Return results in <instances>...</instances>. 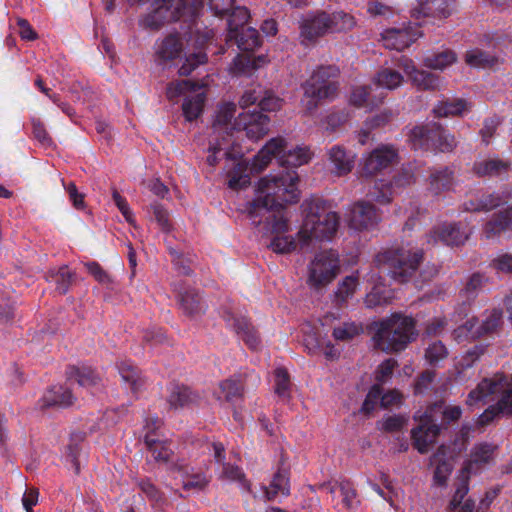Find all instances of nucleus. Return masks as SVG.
I'll return each instance as SVG.
<instances>
[{
  "label": "nucleus",
  "instance_id": "nucleus-44",
  "mask_svg": "<svg viewBox=\"0 0 512 512\" xmlns=\"http://www.w3.org/2000/svg\"><path fill=\"white\" fill-rule=\"evenodd\" d=\"M327 22L329 24L330 33L350 30L356 24L354 17L343 11H336L332 14H328Z\"/></svg>",
  "mask_w": 512,
  "mask_h": 512
},
{
  "label": "nucleus",
  "instance_id": "nucleus-10",
  "mask_svg": "<svg viewBox=\"0 0 512 512\" xmlns=\"http://www.w3.org/2000/svg\"><path fill=\"white\" fill-rule=\"evenodd\" d=\"M438 412L441 413V424L445 426L448 422V407H444L441 403L430 407L421 422L411 431L412 444L421 454L429 451L430 446L436 442L440 433V426L435 417Z\"/></svg>",
  "mask_w": 512,
  "mask_h": 512
},
{
  "label": "nucleus",
  "instance_id": "nucleus-55",
  "mask_svg": "<svg viewBox=\"0 0 512 512\" xmlns=\"http://www.w3.org/2000/svg\"><path fill=\"white\" fill-rule=\"evenodd\" d=\"M381 394L382 388L377 384L373 385L362 404L361 410L366 414L371 413L380 400Z\"/></svg>",
  "mask_w": 512,
  "mask_h": 512
},
{
  "label": "nucleus",
  "instance_id": "nucleus-43",
  "mask_svg": "<svg viewBox=\"0 0 512 512\" xmlns=\"http://www.w3.org/2000/svg\"><path fill=\"white\" fill-rule=\"evenodd\" d=\"M243 384L239 378H229L219 384L218 399H224L227 402H233L242 397Z\"/></svg>",
  "mask_w": 512,
  "mask_h": 512
},
{
  "label": "nucleus",
  "instance_id": "nucleus-35",
  "mask_svg": "<svg viewBox=\"0 0 512 512\" xmlns=\"http://www.w3.org/2000/svg\"><path fill=\"white\" fill-rule=\"evenodd\" d=\"M393 298V291L388 289L379 278L371 291L366 294L364 298V304L368 309H375L377 307L388 304Z\"/></svg>",
  "mask_w": 512,
  "mask_h": 512
},
{
  "label": "nucleus",
  "instance_id": "nucleus-52",
  "mask_svg": "<svg viewBox=\"0 0 512 512\" xmlns=\"http://www.w3.org/2000/svg\"><path fill=\"white\" fill-rule=\"evenodd\" d=\"M88 273L101 285L111 287L113 285L112 277L97 262H87L84 264Z\"/></svg>",
  "mask_w": 512,
  "mask_h": 512
},
{
  "label": "nucleus",
  "instance_id": "nucleus-20",
  "mask_svg": "<svg viewBox=\"0 0 512 512\" xmlns=\"http://www.w3.org/2000/svg\"><path fill=\"white\" fill-rule=\"evenodd\" d=\"M75 397L71 389L65 385H53L48 388L39 400L42 409L50 407L67 408L73 405Z\"/></svg>",
  "mask_w": 512,
  "mask_h": 512
},
{
  "label": "nucleus",
  "instance_id": "nucleus-18",
  "mask_svg": "<svg viewBox=\"0 0 512 512\" xmlns=\"http://www.w3.org/2000/svg\"><path fill=\"white\" fill-rule=\"evenodd\" d=\"M414 182V176L405 172L398 175L392 183L385 184L380 181L375 184V191L371 193L372 199L380 204H387L400 189L411 185Z\"/></svg>",
  "mask_w": 512,
  "mask_h": 512
},
{
  "label": "nucleus",
  "instance_id": "nucleus-46",
  "mask_svg": "<svg viewBox=\"0 0 512 512\" xmlns=\"http://www.w3.org/2000/svg\"><path fill=\"white\" fill-rule=\"evenodd\" d=\"M221 478L239 482L243 489L250 491V483L245 478L243 471L238 466L232 465L230 463H223Z\"/></svg>",
  "mask_w": 512,
  "mask_h": 512
},
{
  "label": "nucleus",
  "instance_id": "nucleus-42",
  "mask_svg": "<svg viewBox=\"0 0 512 512\" xmlns=\"http://www.w3.org/2000/svg\"><path fill=\"white\" fill-rule=\"evenodd\" d=\"M485 283V277L480 273H473L466 281L464 287L459 292V298L463 304L471 303L482 290Z\"/></svg>",
  "mask_w": 512,
  "mask_h": 512
},
{
  "label": "nucleus",
  "instance_id": "nucleus-16",
  "mask_svg": "<svg viewBox=\"0 0 512 512\" xmlns=\"http://www.w3.org/2000/svg\"><path fill=\"white\" fill-rule=\"evenodd\" d=\"M421 36V32L412 26L401 29H386L381 34L383 45L388 49L403 50Z\"/></svg>",
  "mask_w": 512,
  "mask_h": 512
},
{
  "label": "nucleus",
  "instance_id": "nucleus-17",
  "mask_svg": "<svg viewBox=\"0 0 512 512\" xmlns=\"http://www.w3.org/2000/svg\"><path fill=\"white\" fill-rule=\"evenodd\" d=\"M379 218L374 207L366 202L353 205L348 215V223L351 229L356 231L373 228Z\"/></svg>",
  "mask_w": 512,
  "mask_h": 512
},
{
  "label": "nucleus",
  "instance_id": "nucleus-51",
  "mask_svg": "<svg viewBox=\"0 0 512 512\" xmlns=\"http://www.w3.org/2000/svg\"><path fill=\"white\" fill-rule=\"evenodd\" d=\"M423 65L433 70H443L448 65V52L443 50L437 53H429L423 59Z\"/></svg>",
  "mask_w": 512,
  "mask_h": 512
},
{
  "label": "nucleus",
  "instance_id": "nucleus-1",
  "mask_svg": "<svg viewBox=\"0 0 512 512\" xmlns=\"http://www.w3.org/2000/svg\"><path fill=\"white\" fill-rule=\"evenodd\" d=\"M236 105L223 103L218 106L212 124V132L209 140V155L207 162L214 166L222 156L231 157L236 146V134L242 130L252 140H258L269 131L270 119L268 116L255 112L251 114L241 113L235 118Z\"/></svg>",
  "mask_w": 512,
  "mask_h": 512
},
{
  "label": "nucleus",
  "instance_id": "nucleus-54",
  "mask_svg": "<svg viewBox=\"0 0 512 512\" xmlns=\"http://www.w3.org/2000/svg\"><path fill=\"white\" fill-rule=\"evenodd\" d=\"M436 374L433 371L426 370L422 372L414 383L415 394H424L432 386Z\"/></svg>",
  "mask_w": 512,
  "mask_h": 512
},
{
  "label": "nucleus",
  "instance_id": "nucleus-24",
  "mask_svg": "<svg viewBox=\"0 0 512 512\" xmlns=\"http://www.w3.org/2000/svg\"><path fill=\"white\" fill-rule=\"evenodd\" d=\"M399 65L419 88L435 89L438 87L439 78L434 73L418 70L411 59L402 58Z\"/></svg>",
  "mask_w": 512,
  "mask_h": 512
},
{
  "label": "nucleus",
  "instance_id": "nucleus-60",
  "mask_svg": "<svg viewBox=\"0 0 512 512\" xmlns=\"http://www.w3.org/2000/svg\"><path fill=\"white\" fill-rule=\"evenodd\" d=\"M138 487L150 500L156 502L162 500L161 492L149 478L140 479L138 481Z\"/></svg>",
  "mask_w": 512,
  "mask_h": 512
},
{
  "label": "nucleus",
  "instance_id": "nucleus-8",
  "mask_svg": "<svg viewBox=\"0 0 512 512\" xmlns=\"http://www.w3.org/2000/svg\"><path fill=\"white\" fill-rule=\"evenodd\" d=\"M416 322H372L376 327L375 346L386 352H399L415 339Z\"/></svg>",
  "mask_w": 512,
  "mask_h": 512
},
{
  "label": "nucleus",
  "instance_id": "nucleus-50",
  "mask_svg": "<svg viewBox=\"0 0 512 512\" xmlns=\"http://www.w3.org/2000/svg\"><path fill=\"white\" fill-rule=\"evenodd\" d=\"M411 141L415 148L427 147L430 140H433L435 135L432 130L424 126H417L411 131Z\"/></svg>",
  "mask_w": 512,
  "mask_h": 512
},
{
  "label": "nucleus",
  "instance_id": "nucleus-48",
  "mask_svg": "<svg viewBox=\"0 0 512 512\" xmlns=\"http://www.w3.org/2000/svg\"><path fill=\"white\" fill-rule=\"evenodd\" d=\"M339 491L342 496V502L347 509L353 508L358 503L356 500L357 492L351 481L341 480L339 482Z\"/></svg>",
  "mask_w": 512,
  "mask_h": 512
},
{
  "label": "nucleus",
  "instance_id": "nucleus-4",
  "mask_svg": "<svg viewBox=\"0 0 512 512\" xmlns=\"http://www.w3.org/2000/svg\"><path fill=\"white\" fill-rule=\"evenodd\" d=\"M286 149V140L283 137L270 139L252 158L251 161L242 158L236 159L239 153L235 148L226 165L228 187L239 190L247 187L251 182V175L264 171L275 158L279 162V155Z\"/></svg>",
  "mask_w": 512,
  "mask_h": 512
},
{
  "label": "nucleus",
  "instance_id": "nucleus-40",
  "mask_svg": "<svg viewBox=\"0 0 512 512\" xmlns=\"http://www.w3.org/2000/svg\"><path fill=\"white\" fill-rule=\"evenodd\" d=\"M144 444L156 462L166 464L170 461L173 452L165 441H160L147 433Z\"/></svg>",
  "mask_w": 512,
  "mask_h": 512
},
{
  "label": "nucleus",
  "instance_id": "nucleus-36",
  "mask_svg": "<svg viewBox=\"0 0 512 512\" xmlns=\"http://www.w3.org/2000/svg\"><path fill=\"white\" fill-rule=\"evenodd\" d=\"M465 61L469 66L480 69H494L501 63L498 56L479 48L468 51Z\"/></svg>",
  "mask_w": 512,
  "mask_h": 512
},
{
  "label": "nucleus",
  "instance_id": "nucleus-15",
  "mask_svg": "<svg viewBox=\"0 0 512 512\" xmlns=\"http://www.w3.org/2000/svg\"><path fill=\"white\" fill-rule=\"evenodd\" d=\"M328 13L317 12L307 14L300 24V38L303 44H309L319 37L330 33Z\"/></svg>",
  "mask_w": 512,
  "mask_h": 512
},
{
  "label": "nucleus",
  "instance_id": "nucleus-28",
  "mask_svg": "<svg viewBox=\"0 0 512 512\" xmlns=\"http://www.w3.org/2000/svg\"><path fill=\"white\" fill-rule=\"evenodd\" d=\"M502 198L494 193H482L475 195L463 203V208L468 212H488L502 203Z\"/></svg>",
  "mask_w": 512,
  "mask_h": 512
},
{
  "label": "nucleus",
  "instance_id": "nucleus-25",
  "mask_svg": "<svg viewBox=\"0 0 512 512\" xmlns=\"http://www.w3.org/2000/svg\"><path fill=\"white\" fill-rule=\"evenodd\" d=\"M422 258L420 250L405 251L401 252L393 259L395 265L394 276L399 277L402 281H405L408 275L414 272Z\"/></svg>",
  "mask_w": 512,
  "mask_h": 512
},
{
  "label": "nucleus",
  "instance_id": "nucleus-58",
  "mask_svg": "<svg viewBox=\"0 0 512 512\" xmlns=\"http://www.w3.org/2000/svg\"><path fill=\"white\" fill-rule=\"evenodd\" d=\"M471 431V426L464 425L459 430L454 442L452 445H450V458L452 457V454L455 452H461L466 448V443L469 438Z\"/></svg>",
  "mask_w": 512,
  "mask_h": 512
},
{
  "label": "nucleus",
  "instance_id": "nucleus-59",
  "mask_svg": "<svg viewBox=\"0 0 512 512\" xmlns=\"http://www.w3.org/2000/svg\"><path fill=\"white\" fill-rule=\"evenodd\" d=\"M208 483H209V481L205 477L204 474L197 473V474L188 476L183 481V489L186 491H189V490L200 491V490H203L208 485Z\"/></svg>",
  "mask_w": 512,
  "mask_h": 512
},
{
  "label": "nucleus",
  "instance_id": "nucleus-37",
  "mask_svg": "<svg viewBox=\"0 0 512 512\" xmlns=\"http://www.w3.org/2000/svg\"><path fill=\"white\" fill-rule=\"evenodd\" d=\"M311 153L307 147H290L286 142V149L279 155V164L282 166L298 167L309 162Z\"/></svg>",
  "mask_w": 512,
  "mask_h": 512
},
{
  "label": "nucleus",
  "instance_id": "nucleus-57",
  "mask_svg": "<svg viewBox=\"0 0 512 512\" xmlns=\"http://www.w3.org/2000/svg\"><path fill=\"white\" fill-rule=\"evenodd\" d=\"M447 350L445 345L438 341L434 342L426 349L425 357L430 364H436L439 360L446 356Z\"/></svg>",
  "mask_w": 512,
  "mask_h": 512
},
{
  "label": "nucleus",
  "instance_id": "nucleus-56",
  "mask_svg": "<svg viewBox=\"0 0 512 512\" xmlns=\"http://www.w3.org/2000/svg\"><path fill=\"white\" fill-rule=\"evenodd\" d=\"M495 322H465L463 326H461L462 331H467L471 334L472 338H477L487 333L491 329V324Z\"/></svg>",
  "mask_w": 512,
  "mask_h": 512
},
{
  "label": "nucleus",
  "instance_id": "nucleus-41",
  "mask_svg": "<svg viewBox=\"0 0 512 512\" xmlns=\"http://www.w3.org/2000/svg\"><path fill=\"white\" fill-rule=\"evenodd\" d=\"M403 83V76L392 69H382L375 77L373 86L378 92L379 89L394 90Z\"/></svg>",
  "mask_w": 512,
  "mask_h": 512
},
{
  "label": "nucleus",
  "instance_id": "nucleus-26",
  "mask_svg": "<svg viewBox=\"0 0 512 512\" xmlns=\"http://www.w3.org/2000/svg\"><path fill=\"white\" fill-rule=\"evenodd\" d=\"M358 287L359 277L357 274L346 276L338 283L334 292V301L337 306V310H339L340 306L346 303L348 299L353 297ZM340 316L339 312L336 311L331 313L328 317H331V320H336L340 318Z\"/></svg>",
  "mask_w": 512,
  "mask_h": 512
},
{
  "label": "nucleus",
  "instance_id": "nucleus-39",
  "mask_svg": "<svg viewBox=\"0 0 512 512\" xmlns=\"http://www.w3.org/2000/svg\"><path fill=\"white\" fill-rule=\"evenodd\" d=\"M512 226V208L495 214L485 225L486 238H493Z\"/></svg>",
  "mask_w": 512,
  "mask_h": 512
},
{
  "label": "nucleus",
  "instance_id": "nucleus-9",
  "mask_svg": "<svg viewBox=\"0 0 512 512\" xmlns=\"http://www.w3.org/2000/svg\"><path fill=\"white\" fill-rule=\"evenodd\" d=\"M338 70L335 67H319L303 86L304 96L301 100L302 106L307 110H313L322 99L332 98L337 89L335 78Z\"/></svg>",
  "mask_w": 512,
  "mask_h": 512
},
{
  "label": "nucleus",
  "instance_id": "nucleus-5",
  "mask_svg": "<svg viewBox=\"0 0 512 512\" xmlns=\"http://www.w3.org/2000/svg\"><path fill=\"white\" fill-rule=\"evenodd\" d=\"M302 211L304 218L298 231L300 250L309 251L320 242L332 240L339 226L336 212L317 203H304Z\"/></svg>",
  "mask_w": 512,
  "mask_h": 512
},
{
  "label": "nucleus",
  "instance_id": "nucleus-6",
  "mask_svg": "<svg viewBox=\"0 0 512 512\" xmlns=\"http://www.w3.org/2000/svg\"><path fill=\"white\" fill-rule=\"evenodd\" d=\"M496 447L491 444L481 443L476 445L470 459L465 462L458 476L459 486L457 487L453 500L450 502V512H472L474 503L466 500L462 503L464 496L468 492V480L471 474L477 473L485 464H489L494 459Z\"/></svg>",
  "mask_w": 512,
  "mask_h": 512
},
{
  "label": "nucleus",
  "instance_id": "nucleus-62",
  "mask_svg": "<svg viewBox=\"0 0 512 512\" xmlns=\"http://www.w3.org/2000/svg\"><path fill=\"white\" fill-rule=\"evenodd\" d=\"M397 365V361L393 358H389L383 361L378 366L376 371V380L381 383L386 382V380L393 374V371Z\"/></svg>",
  "mask_w": 512,
  "mask_h": 512
},
{
  "label": "nucleus",
  "instance_id": "nucleus-7",
  "mask_svg": "<svg viewBox=\"0 0 512 512\" xmlns=\"http://www.w3.org/2000/svg\"><path fill=\"white\" fill-rule=\"evenodd\" d=\"M204 0H153L152 11L145 17V24L157 28L164 22L194 18Z\"/></svg>",
  "mask_w": 512,
  "mask_h": 512
},
{
  "label": "nucleus",
  "instance_id": "nucleus-38",
  "mask_svg": "<svg viewBox=\"0 0 512 512\" xmlns=\"http://www.w3.org/2000/svg\"><path fill=\"white\" fill-rule=\"evenodd\" d=\"M233 329L238 338L245 343V345L253 351L261 348L262 341L258 330L252 322H234Z\"/></svg>",
  "mask_w": 512,
  "mask_h": 512
},
{
  "label": "nucleus",
  "instance_id": "nucleus-64",
  "mask_svg": "<svg viewBox=\"0 0 512 512\" xmlns=\"http://www.w3.org/2000/svg\"><path fill=\"white\" fill-rule=\"evenodd\" d=\"M504 306L506 309V315L503 309L494 308L488 320H502L505 317H507L508 320H512V291L504 298Z\"/></svg>",
  "mask_w": 512,
  "mask_h": 512
},
{
  "label": "nucleus",
  "instance_id": "nucleus-23",
  "mask_svg": "<svg viewBox=\"0 0 512 512\" xmlns=\"http://www.w3.org/2000/svg\"><path fill=\"white\" fill-rule=\"evenodd\" d=\"M117 370L123 383L133 394L140 392L146 385V378L141 375L140 370L130 360L116 362Z\"/></svg>",
  "mask_w": 512,
  "mask_h": 512
},
{
  "label": "nucleus",
  "instance_id": "nucleus-13",
  "mask_svg": "<svg viewBox=\"0 0 512 512\" xmlns=\"http://www.w3.org/2000/svg\"><path fill=\"white\" fill-rule=\"evenodd\" d=\"M398 161V153L391 145H381L368 154L362 156L360 161V174L364 177L375 176Z\"/></svg>",
  "mask_w": 512,
  "mask_h": 512
},
{
  "label": "nucleus",
  "instance_id": "nucleus-2",
  "mask_svg": "<svg viewBox=\"0 0 512 512\" xmlns=\"http://www.w3.org/2000/svg\"><path fill=\"white\" fill-rule=\"evenodd\" d=\"M299 177L295 171L270 173L260 178L254 186V198L243 209L254 224L260 222L258 216L268 213V216L285 211L284 205L299 200Z\"/></svg>",
  "mask_w": 512,
  "mask_h": 512
},
{
  "label": "nucleus",
  "instance_id": "nucleus-61",
  "mask_svg": "<svg viewBox=\"0 0 512 512\" xmlns=\"http://www.w3.org/2000/svg\"><path fill=\"white\" fill-rule=\"evenodd\" d=\"M143 340L152 345L168 343V338L162 328L153 326L144 332Z\"/></svg>",
  "mask_w": 512,
  "mask_h": 512
},
{
  "label": "nucleus",
  "instance_id": "nucleus-49",
  "mask_svg": "<svg viewBox=\"0 0 512 512\" xmlns=\"http://www.w3.org/2000/svg\"><path fill=\"white\" fill-rule=\"evenodd\" d=\"M275 393L279 397H286L290 389V377L285 368L279 367L274 371Z\"/></svg>",
  "mask_w": 512,
  "mask_h": 512
},
{
  "label": "nucleus",
  "instance_id": "nucleus-32",
  "mask_svg": "<svg viewBox=\"0 0 512 512\" xmlns=\"http://www.w3.org/2000/svg\"><path fill=\"white\" fill-rule=\"evenodd\" d=\"M183 43L178 35H170L162 40L156 48L157 60L161 63L172 61L179 57Z\"/></svg>",
  "mask_w": 512,
  "mask_h": 512
},
{
  "label": "nucleus",
  "instance_id": "nucleus-29",
  "mask_svg": "<svg viewBox=\"0 0 512 512\" xmlns=\"http://www.w3.org/2000/svg\"><path fill=\"white\" fill-rule=\"evenodd\" d=\"M205 100V91L202 87L197 85L195 92H192V95L187 96L182 104L183 115L187 121H193L202 114Z\"/></svg>",
  "mask_w": 512,
  "mask_h": 512
},
{
  "label": "nucleus",
  "instance_id": "nucleus-3",
  "mask_svg": "<svg viewBox=\"0 0 512 512\" xmlns=\"http://www.w3.org/2000/svg\"><path fill=\"white\" fill-rule=\"evenodd\" d=\"M228 17V37L235 39L238 48L243 51L233 61L230 70L235 75L250 74L254 70L268 64L269 59L265 54L254 56L252 52L261 45L259 33L255 28L245 24L249 19V11L245 7H235Z\"/></svg>",
  "mask_w": 512,
  "mask_h": 512
},
{
  "label": "nucleus",
  "instance_id": "nucleus-45",
  "mask_svg": "<svg viewBox=\"0 0 512 512\" xmlns=\"http://www.w3.org/2000/svg\"><path fill=\"white\" fill-rule=\"evenodd\" d=\"M195 88H197V84L190 80L174 81L168 85L166 95L169 100H176L187 92H195Z\"/></svg>",
  "mask_w": 512,
  "mask_h": 512
},
{
  "label": "nucleus",
  "instance_id": "nucleus-12",
  "mask_svg": "<svg viewBox=\"0 0 512 512\" xmlns=\"http://www.w3.org/2000/svg\"><path fill=\"white\" fill-rule=\"evenodd\" d=\"M290 222L286 211H278L277 214L266 216V233L271 237L270 247L276 253H289L300 249L298 234L296 239L286 235Z\"/></svg>",
  "mask_w": 512,
  "mask_h": 512
},
{
  "label": "nucleus",
  "instance_id": "nucleus-11",
  "mask_svg": "<svg viewBox=\"0 0 512 512\" xmlns=\"http://www.w3.org/2000/svg\"><path fill=\"white\" fill-rule=\"evenodd\" d=\"M339 271L337 252L328 250L318 253L308 265L307 284L311 289H322L337 277Z\"/></svg>",
  "mask_w": 512,
  "mask_h": 512
},
{
  "label": "nucleus",
  "instance_id": "nucleus-33",
  "mask_svg": "<svg viewBox=\"0 0 512 512\" xmlns=\"http://www.w3.org/2000/svg\"><path fill=\"white\" fill-rule=\"evenodd\" d=\"M267 500L275 499L279 494L283 496L290 495L289 471L285 468H279L273 475L269 487H264Z\"/></svg>",
  "mask_w": 512,
  "mask_h": 512
},
{
  "label": "nucleus",
  "instance_id": "nucleus-30",
  "mask_svg": "<svg viewBox=\"0 0 512 512\" xmlns=\"http://www.w3.org/2000/svg\"><path fill=\"white\" fill-rule=\"evenodd\" d=\"M510 167L508 161L499 158H488L474 163L473 170L479 177H494L507 174Z\"/></svg>",
  "mask_w": 512,
  "mask_h": 512
},
{
  "label": "nucleus",
  "instance_id": "nucleus-21",
  "mask_svg": "<svg viewBox=\"0 0 512 512\" xmlns=\"http://www.w3.org/2000/svg\"><path fill=\"white\" fill-rule=\"evenodd\" d=\"M384 95L372 85H356L349 94V103L359 108L372 109L381 103Z\"/></svg>",
  "mask_w": 512,
  "mask_h": 512
},
{
  "label": "nucleus",
  "instance_id": "nucleus-53",
  "mask_svg": "<svg viewBox=\"0 0 512 512\" xmlns=\"http://www.w3.org/2000/svg\"><path fill=\"white\" fill-rule=\"evenodd\" d=\"M74 277V273H72L67 267H61L57 274L55 275V283L56 289L61 293L65 294Z\"/></svg>",
  "mask_w": 512,
  "mask_h": 512
},
{
  "label": "nucleus",
  "instance_id": "nucleus-31",
  "mask_svg": "<svg viewBox=\"0 0 512 512\" xmlns=\"http://www.w3.org/2000/svg\"><path fill=\"white\" fill-rule=\"evenodd\" d=\"M430 465L435 466L433 483L443 487L448 479V453L444 444L439 446L436 453L430 458Z\"/></svg>",
  "mask_w": 512,
  "mask_h": 512
},
{
  "label": "nucleus",
  "instance_id": "nucleus-47",
  "mask_svg": "<svg viewBox=\"0 0 512 512\" xmlns=\"http://www.w3.org/2000/svg\"><path fill=\"white\" fill-rule=\"evenodd\" d=\"M362 330L361 323L343 322V326L334 328L333 336L336 340L348 341L359 335Z\"/></svg>",
  "mask_w": 512,
  "mask_h": 512
},
{
  "label": "nucleus",
  "instance_id": "nucleus-14",
  "mask_svg": "<svg viewBox=\"0 0 512 512\" xmlns=\"http://www.w3.org/2000/svg\"><path fill=\"white\" fill-rule=\"evenodd\" d=\"M213 37V31L206 30L203 33L198 32L195 37L191 39V46L198 51L189 53L185 56L184 62L179 68V74L189 75L196 67L206 63L207 55L202 51V49L212 44Z\"/></svg>",
  "mask_w": 512,
  "mask_h": 512
},
{
  "label": "nucleus",
  "instance_id": "nucleus-63",
  "mask_svg": "<svg viewBox=\"0 0 512 512\" xmlns=\"http://www.w3.org/2000/svg\"><path fill=\"white\" fill-rule=\"evenodd\" d=\"M182 306L189 316H197L204 309L199 297L194 298L188 294L182 297Z\"/></svg>",
  "mask_w": 512,
  "mask_h": 512
},
{
  "label": "nucleus",
  "instance_id": "nucleus-19",
  "mask_svg": "<svg viewBox=\"0 0 512 512\" xmlns=\"http://www.w3.org/2000/svg\"><path fill=\"white\" fill-rule=\"evenodd\" d=\"M301 331L303 333V345L308 352L310 354L320 353L328 338L324 322H304Z\"/></svg>",
  "mask_w": 512,
  "mask_h": 512
},
{
  "label": "nucleus",
  "instance_id": "nucleus-22",
  "mask_svg": "<svg viewBox=\"0 0 512 512\" xmlns=\"http://www.w3.org/2000/svg\"><path fill=\"white\" fill-rule=\"evenodd\" d=\"M168 392L167 402L171 409L189 408L199 401V395L185 385L172 383Z\"/></svg>",
  "mask_w": 512,
  "mask_h": 512
},
{
  "label": "nucleus",
  "instance_id": "nucleus-27",
  "mask_svg": "<svg viewBox=\"0 0 512 512\" xmlns=\"http://www.w3.org/2000/svg\"><path fill=\"white\" fill-rule=\"evenodd\" d=\"M355 157V154L347 153L345 149L339 145L332 147L329 151V161L332 171L339 176L349 173L354 166Z\"/></svg>",
  "mask_w": 512,
  "mask_h": 512
},
{
  "label": "nucleus",
  "instance_id": "nucleus-34",
  "mask_svg": "<svg viewBox=\"0 0 512 512\" xmlns=\"http://www.w3.org/2000/svg\"><path fill=\"white\" fill-rule=\"evenodd\" d=\"M65 374L67 376V380H75L83 387L95 386L100 380L96 371L85 365H69L66 368Z\"/></svg>",
  "mask_w": 512,
  "mask_h": 512
}]
</instances>
